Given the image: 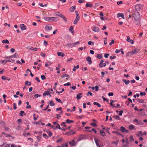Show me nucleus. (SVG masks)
<instances>
[{
	"label": "nucleus",
	"mask_w": 147,
	"mask_h": 147,
	"mask_svg": "<svg viewBox=\"0 0 147 147\" xmlns=\"http://www.w3.org/2000/svg\"><path fill=\"white\" fill-rule=\"evenodd\" d=\"M134 19L136 22H138L136 24L138 25V22L139 21L140 18V16L139 13L138 11L135 12L133 14Z\"/></svg>",
	"instance_id": "nucleus-1"
},
{
	"label": "nucleus",
	"mask_w": 147,
	"mask_h": 147,
	"mask_svg": "<svg viewBox=\"0 0 147 147\" xmlns=\"http://www.w3.org/2000/svg\"><path fill=\"white\" fill-rule=\"evenodd\" d=\"M94 141L97 147H101L103 146L102 143L101 141L99 140L97 138H94Z\"/></svg>",
	"instance_id": "nucleus-2"
},
{
	"label": "nucleus",
	"mask_w": 147,
	"mask_h": 147,
	"mask_svg": "<svg viewBox=\"0 0 147 147\" xmlns=\"http://www.w3.org/2000/svg\"><path fill=\"white\" fill-rule=\"evenodd\" d=\"M53 125H52V128L55 129L58 128L59 129H61V128L60 127V125L56 122H53Z\"/></svg>",
	"instance_id": "nucleus-3"
},
{
	"label": "nucleus",
	"mask_w": 147,
	"mask_h": 147,
	"mask_svg": "<svg viewBox=\"0 0 147 147\" xmlns=\"http://www.w3.org/2000/svg\"><path fill=\"white\" fill-rule=\"evenodd\" d=\"M55 15L63 18L65 21H67V18L61 13L58 12H57L55 13Z\"/></svg>",
	"instance_id": "nucleus-4"
},
{
	"label": "nucleus",
	"mask_w": 147,
	"mask_h": 147,
	"mask_svg": "<svg viewBox=\"0 0 147 147\" xmlns=\"http://www.w3.org/2000/svg\"><path fill=\"white\" fill-rule=\"evenodd\" d=\"M143 5L140 4H138L135 6V8L136 11H140L142 9Z\"/></svg>",
	"instance_id": "nucleus-5"
},
{
	"label": "nucleus",
	"mask_w": 147,
	"mask_h": 147,
	"mask_svg": "<svg viewBox=\"0 0 147 147\" xmlns=\"http://www.w3.org/2000/svg\"><path fill=\"white\" fill-rule=\"evenodd\" d=\"M139 51V50L138 49H135L132 51L128 52L127 54L128 55H130L131 54H134L138 53Z\"/></svg>",
	"instance_id": "nucleus-6"
},
{
	"label": "nucleus",
	"mask_w": 147,
	"mask_h": 147,
	"mask_svg": "<svg viewBox=\"0 0 147 147\" xmlns=\"http://www.w3.org/2000/svg\"><path fill=\"white\" fill-rule=\"evenodd\" d=\"M104 61L103 60H102L100 61L99 66L100 67H105L106 66V64L105 63H104Z\"/></svg>",
	"instance_id": "nucleus-7"
},
{
	"label": "nucleus",
	"mask_w": 147,
	"mask_h": 147,
	"mask_svg": "<svg viewBox=\"0 0 147 147\" xmlns=\"http://www.w3.org/2000/svg\"><path fill=\"white\" fill-rule=\"evenodd\" d=\"M45 29L47 31L51 30L52 29V26L50 24H48L46 26Z\"/></svg>",
	"instance_id": "nucleus-8"
},
{
	"label": "nucleus",
	"mask_w": 147,
	"mask_h": 147,
	"mask_svg": "<svg viewBox=\"0 0 147 147\" xmlns=\"http://www.w3.org/2000/svg\"><path fill=\"white\" fill-rule=\"evenodd\" d=\"M76 143V142H75V141L74 140H72L71 141L69 142V144L71 146H75Z\"/></svg>",
	"instance_id": "nucleus-9"
},
{
	"label": "nucleus",
	"mask_w": 147,
	"mask_h": 147,
	"mask_svg": "<svg viewBox=\"0 0 147 147\" xmlns=\"http://www.w3.org/2000/svg\"><path fill=\"white\" fill-rule=\"evenodd\" d=\"M20 28L22 30H24L26 29V27L24 24H21L20 26Z\"/></svg>",
	"instance_id": "nucleus-10"
},
{
	"label": "nucleus",
	"mask_w": 147,
	"mask_h": 147,
	"mask_svg": "<svg viewBox=\"0 0 147 147\" xmlns=\"http://www.w3.org/2000/svg\"><path fill=\"white\" fill-rule=\"evenodd\" d=\"M80 17H76L75 20L74 22V24H76L78 22V21L80 20Z\"/></svg>",
	"instance_id": "nucleus-11"
},
{
	"label": "nucleus",
	"mask_w": 147,
	"mask_h": 147,
	"mask_svg": "<svg viewBox=\"0 0 147 147\" xmlns=\"http://www.w3.org/2000/svg\"><path fill=\"white\" fill-rule=\"evenodd\" d=\"M57 54L59 56H61L62 57H63L65 56V54L63 53L60 52H57Z\"/></svg>",
	"instance_id": "nucleus-12"
},
{
	"label": "nucleus",
	"mask_w": 147,
	"mask_h": 147,
	"mask_svg": "<svg viewBox=\"0 0 147 147\" xmlns=\"http://www.w3.org/2000/svg\"><path fill=\"white\" fill-rule=\"evenodd\" d=\"M86 60L87 61H88V64H91L92 63V61L90 57H87L86 58Z\"/></svg>",
	"instance_id": "nucleus-13"
},
{
	"label": "nucleus",
	"mask_w": 147,
	"mask_h": 147,
	"mask_svg": "<svg viewBox=\"0 0 147 147\" xmlns=\"http://www.w3.org/2000/svg\"><path fill=\"white\" fill-rule=\"evenodd\" d=\"M99 28L97 27L94 26L93 28V30L94 32H98L99 31Z\"/></svg>",
	"instance_id": "nucleus-14"
},
{
	"label": "nucleus",
	"mask_w": 147,
	"mask_h": 147,
	"mask_svg": "<svg viewBox=\"0 0 147 147\" xmlns=\"http://www.w3.org/2000/svg\"><path fill=\"white\" fill-rule=\"evenodd\" d=\"M117 17H121L123 19H125L124 15L122 13H118L117 15Z\"/></svg>",
	"instance_id": "nucleus-15"
},
{
	"label": "nucleus",
	"mask_w": 147,
	"mask_h": 147,
	"mask_svg": "<svg viewBox=\"0 0 147 147\" xmlns=\"http://www.w3.org/2000/svg\"><path fill=\"white\" fill-rule=\"evenodd\" d=\"M82 93H80L77 95V98L78 99H80L82 97Z\"/></svg>",
	"instance_id": "nucleus-16"
},
{
	"label": "nucleus",
	"mask_w": 147,
	"mask_h": 147,
	"mask_svg": "<svg viewBox=\"0 0 147 147\" xmlns=\"http://www.w3.org/2000/svg\"><path fill=\"white\" fill-rule=\"evenodd\" d=\"M7 63V60H0V63L2 64H5Z\"/></svg>",
	"instance_id": "nucleus-17"
},
{
	"label": "nucleus",
	"mask_w": 147,
	"mask_h": 147,
	"mask_svg": "<svg viewBox=\"0 0 147 147\" xmlns=\"http://www.w3.org/2000/svg\"><path fill=\"white\" fill-rule=\"evenodd\" d=\"M73 26H71L69 28V31H70V32H71L72 33V34H73L74 33V31L73 30Z\"/></svg>",
	"instance_id": "nucleus-18"
},
{
	"label": "nucleus",
	"mask_w": 147,
	"mask_h": 147,
	"mask_svg": "<svg viewBox=\"0 0 147 147\" xmlns=\"http://www.w3.org/2000/svg\"><path fill=\"white\" fill-rule=\"evenodd\" d=\"M143 135V133L141 131H139L137 134V136L139 137L140 136H142Z\"/></svg>",
	"instance_id": "nucleus-19"
},
{
	"label": "nucleus",
	"mask_w": 147,
	"mask_h": 147,
	"mask_svg": "<svg viewBox=\"0 0 147 147\" xmlns=\"http://www.w3.org/2000/svg\"><path fill=\"white\" fill-rule=\"evenodd\" d=\"M67 45L69 48H72L74 47L73 43L68 44Z\"/></svg>",
	"instance_id": "nucleus-20"
},
{
	"label": "nucleus",
	"mask_w": 147,
	"mask_h": 147,
	"mask_svg": "<svg viewBox=\"0 0 147 147\" xmlns=\"http://www.w3.org/2000/svg\"><path fill=\"white\" fill-rule=\"evenodd\" d=\"M79 65H77V66L74 65V68L73 69V71H76V69H78L79 68Z\"/></svg>",
	"instance_id": "nucleus-21"
},
{
	"label": "nucleus",
	"mask_w": 147,
	"mask_h": 147,
	"mask_svg": "<svg viewBox=\"0 0 147 147\" xmlns=\"http://www.w3.org/2000/svg\"><path fill=\"white\" fill-rule=\"evenodd\" d=\"M76 9V6H75L71 7L70 9V11L72 12L74 11Z\"/></svg>",
	"instance_id": "nucleus-22"
},
{
	"label": "nucleus",
	"mask_w": 147,
	"mask_h": 147,
	"mask_svg": "<svg viewBox=\"0 0 147 147\" xmlns=\"http://www.w3.org/2000/svg\"><path fill=\"white\" fill-rule=\"evenodd\" d=\"M123 81L125 84L127 85L129 84V83L130 82L129 80H125V79L123 80Z\"/></svg>",
	"instance_id": "nucleus-23"
},
{
	"label": "nucleus",
	"mask_w": 147,
	"mask_h": 147,
	"mask_svg": "<svg viewBox=\"0 0 147 147\" xmlns=\"http://www.w3.org/2000/svg\"><path fill=\"white\" fill-rule=\"evenodd\" d=\"M50 92L48 91H46L43 94V96H45L46 95H49Z\"/></svg>",
	"instance_id": "nucleus-24"
},
{
	"label": "nucleus",
	"mask_w": 147,
	"mask_h": 147,
	"mask_svg": "<svg viewBox=\"0 0 147 147\" xmlns=\"http://www.w3.org/2000/svg\"><path fill=\"white\" fill-rule=\"evenodd\" d=\"M93 6L92 4L90 3H87V4L86 5V7H91Z\"/></svg>",
	"instance_id": "nucleus-25"
},
{
	"label": "nucleus",
	"mask_w": 147,
	"mask_h": 147,
	"mask_svg": "<svg viewBox=\"0 0 147 147\" xmlns=\"http://www.w3.org/2000/svg\"><path fill=\"white\" fill-rule=\"evenodd\" d=\"M50 105L51 106H54L55 105V104L54 103L53 101L52 100L50 101L49 102Z\"/></svg>",
	"instance_id": "nucleus-26"
},
{
	"label": "nucleus",
	"mask_w": 147,
	"mask_h": 147,
	"mask_svg": "<svg viewBox=\"0 0 147 147\" xmlns=\"http://www.w3.org/2000/svg\"><path fill=\"white\" fill-rule=\"evenodd\" d=\"M2 42L3 43L8 44L9 43V41L7 40H4L2 41Z\"/></svg>",
	"instance_id": "nucleus-27"
},
{
	"label": "nucleus",
	"mask_w": 147,
	"mask_h": 147,
	"mask_svg": "<svg viewBox=\"0 0 147 147\" xmlns=\"http://www.w3.org/2000/svg\"><path fill=\"white\" fill-rule=\"evenodd\" d=\"M66 122L68 123H71L74 122V121L69 119H67L66 121Z\"/></svg>",
	"instance_id": "nucleus-28"
},
{
	"label": "nucleus",
	"mask_w": 147,
	"mask_h": 147,
	"mask_svg": "<svg viewBox=\"0 0 147 147\" xmlns=\"http://www.w3.org/2000/svg\"><path fill=\"white\" fill-rule=\"evenodd\" d=\"M135 128L134 126L133 125H130L129 126V128L130 130H132Z\"/></svg>",
	"instance_id": "nucleus-29"
},
{
	"label": "nucleus",
	"mask_w": 147,
	"mask_h": 147,
	"mask_svg": "<svg viewBox=\"0 0 147 147\" xmlns=\"http://www.w3.org/2000/svg\"><path fill=\"white\" fill-rule=\"evenodd\" d=\"M12 58L14 57L15 58H17L18 57V53H15L13 55H12Z\"/></svg>",
	"instance_id": "nucleus-30"
},
{
	"label": "nucleus",
	"mask_w": 147,
	"mask_h": 147,
	"mask_svg": "<svg viewBox=\"0 0 147 147\" xmlns=\"http://www.w3.org/2000/svg\"><path fill=\"white\" fill-rule=\"evenodd\" d=\"M93 104L94 105H96L97 106H98V107H100L101 106L97 102H94L93 103Z\"/></svg>",
	"instance_id": "nucleus-31"
},
{
	"label": "nucleus",
	"mask_w": 147,
	"mask_h": 147,
	"mask_svg": "<svg viewBox=\"0 0 147 147\" xmlns=\"http://www.w3.org/2000/svg\"><path fill=\"white\" fill-rule=\"evenodd\" d=\"M100 134L103 136H105V133L104 131H102L100 130Z\"/></svg>",
	"instance_id": "nucleus-32"
},
{
	"label": "nucleus",
	"mask_w": 147,
	"mask_h": 147,
	"mask_svg": "<svg viewBox=\"0 0 147 147\" xmlns=\"http://www.w3.org/2000/svg\"><path fill=\"white\" fill-rule=\"evenodd\" d=\"M44 19L46 21H49L50 20V17H44Z\"/></svg>",
	"instance_id": "nucleus-33"
},
{
	"label": "nucleus",
	"mask_w": 147,
	"mask_h": 147,
	"mask_svg": "<svg viewBox=\"0 0 147 147\" xmlns=\"http://www.w3.org/2000/svg\"><path fill=\"white\" fill-rule=\"evenodd\" d=\"M25 84L26 85L30 86L31 85V83L30 82L26 81L25 82Z\"/></svg>",
	"instance_id": "nucleus-34"
},
{
	"label": "nucleus",
	"mask_w": 147,
	"mask_h": 147,
	"mask_svg": "<svg viewBox=\"0 0 147 147\" xmlns=\"http://www.w3.org/2000/svg\"><path fill=\"white\" fill-rule=\"evenodd\" d=\"M125 128L121 126V130L123 132H124L125 131Z\"/></svg>",
	"instance_id": "nucleus-35"
},
{
	"label": "nucleus",
	"mask_w": 147,
	"mask_h": 147,
	"mask_svg": "<svg viewBox=\"0 0 147 147\" xmlns=\"http://www.w3.org/2000/svg\"><path fill=\"white\" fill-rule=\"evenodd\" d=\"M52 64V63L50 62H49L45 64V66L46 67H47L49 65H51Z\"/></svg>",
	"instance_id": "nucleus-36"
},
{
	"label": "nucleus",
	"mask_w": 147,
	"mask_h": 147,
	"mask_svg": "<svg viewBox=\"0 0 147 147\" xmlns=\"http://www.w3.org/2000/svg\"><path fill=\"white\" fill-rule=\"evenodd\" d=\"M42 136L45 139H47L49 138V136H48L46 134H43Z\"/></svg>",
	"instance_id": "nucleus-37"
},
{
	"label": "nucleus",
	"mask_w": 147,
	"mask_h": 147,
	"mask_svg": "<svg viewBox=\"0 0 147 147\" xmlns=\"http://www.w3.org/2000/svg\"><path fill=\"white\" fill-rule=\"evenodd\" d=\"M88 44L89 45H94V42H92L91 41H89L88 42Z\"/></svg>",
	"instance_id": "nucleus-38"
},
{
	"label": "nucleus",
	"mask_w": 147,
	"mask_h": 147,
	"mask_svg": "<svg viewBox=\"0 0 147 147\" xmlns=\"http://www.w3.org/2000/svg\"><path fill=\"white\" fill-rule=\"evenodd\" d=\"M113 117L115 119H117L119 120L120 119V117L119 116H118V115H115V116H114Z\"/></svg>",
	"instance_id": "nucleus-39"
},
{
	"label": "nucleus",
	"mask_w": 147,
	"mask_h": 147,
	"mask_svg": "<svg viewBox=\"0 0 147 147\" xmlns=\"http://www.w3.org/2000/svg\"><path fill=\"white\" fill-rule=\"evenodd\" d=\"M86 95L87 96H89V95L91 96H92L93 95V94L92 93H91L89 91L86 94Z\"/></svg>",
	"instance_id": "nucleus-40"
},
{
	"label": "nucleus",
	"mask_w": 147,
	"mask_h": 147,
	"mask_svg": "<svg viewBox=\"0 0 147 147\" xmlns=\"http://www.w3.org/2000/svg\"><path fill=\"white\" fill-rule=\"evenodd\" d=\"M130 141L131 142L133 141L134 140V139L133 136H131L129 138Z\"/></svg>",
	"instance_id": "nucleus-41"
},
{
	"label": "nucleus",
	"mask_w": 147,
	"mask_h": 147,
	"mask_svg": "<svg viewBox=\"0 0 147 147\" xmlns=\"http://www.w3.org/2000/svg\"><path fill=\"white\" fill-rule=\"evenodd\" d=\"M48 136H49V137H50L52 135V132L50 131H48Z\"/></svg>",
	"instance_id": "nucleus-42"
},
{
	"label": "nucleus",
	"mask_w": 147,
	"mask_h": 147,
	"mask_svg": "<svg viewBox=\"0 0 147 147\" xmlns=\"http://www.w3.org/2000/svg\"><path fill=\"white\" fill-rule=\"evenodd\" d=\"M38 141V142H40V139H41V136H38L36 137Z\"/></svg>",
	"instance_id": "nucleus-43"
},
{
	"label": "nucleus",
	"mask_w": 147,
	"mask_h": 147,
	"mask_svg": "<svg viewBox=\"0 0 147 147\" xmlns=\"http://www.w3.org/2000/svg\"><path fill=\"white\" fill-rule=\"evenodd\" d=\"M12 58V55L10 56H6L4 57V58L6 59H8L9 58Z\"/></svg>",
	"instance_id": "nucleus-44"
},
{
	"label": "nucleus",
	"mask_w": 147,
	"mask_h": 147,
	"mask_svg": "<svg viewBox=\"0 0 147 147\" xmlns=\"http://www.w3.org/2000/svg\"><path fill=\"white\" fill-rule=\"evenodd\" d=\"M27 49L31 50H33V47H27Z\"/></svg>",
	"instance_id": "nucleus-45"
},
{
	"label": "nucleus",
	"mask_w": 147,
	"mask_h": 147,
	"mask_svg": "<svg viewBox=\"0 0 147 147\" xmlns=\"http://www.w3.org/2000/svg\"><path fill=\"white\" fill-rule=\"evenodd\" d=\"M131 40L130 39V38L129 36H128L127 37V39L126 40L127 42H129L130 41V40Z\"/></svg>",
	"instance_id": "nucleus-46"
},
{
	"label": "nucleus",
	"mask_w": 147,
	"mask_h": 147,
	"mask_svg": "<svg viewBox=\"0 0 147 147\" xmlns=\"http://www.w3.org/2000/svg\"><path fill=\"white\" fill-rule=\"evenodd\" d=\"M90 125L94 127H96L97 126V125L94 123H91Z\"/></svg>",
	"instance_id": "nucleus-47"
},
{
	"label": "nucleus",
	"mask_w": 147,
	"mask_h": 147,
	"mask_svg": "<svg viewBox=\"0 0 147 147\" xmlns=\"http://www.w3.org/2000/svg\"><path fill=\"white\" fill-rule=\"evenodd\" d=\"M73 43V44H74V47H75L76 45H77L79 44L80 42L79 41H78Z\"/></svg>",
	"instance_id": "nucleus-48"
},
{
	"label": "nucleus",
	"mask_w": 147,
	"mask_h": 147,
	"mask_svg": "<svg viewBox=\"0 0 147 147\" xmlns=\"http://www.w3.org/2000/svg\"><path fill=\"white\" fill-rule=\"evenodd\" d=\"M14 61H15V60H13V59L7 60V62H11L12 63H13L14 62Z\"/></svg>",
	"instance_id": "nucleus-49"
},
{
	"label": "nucleus",
	"mask_w": 147,
	"mask_h": 147,
	"mask_svg": "<svg viewBox=\"0 0 147 147\" xmlns=\"http://www.w3.org/2000/svg\"><path fill=\"white\" fill-rule=\"evenodd\" d=\"M55 99L58 102H59L60 103H62V102L61 101L60 99H59L57 98H55Z\"/></svg>",
	"instance_id": "nucleus-50"
},
{
	"label": "nucleus",
	"mask_w": 147,
	"mask_h": 147,
	"mask_svg": "<svg viewBox=\"0 0 147 147\" xmlns=\"http://www.w3.org/2000/svg\"><path fill=\"white\" fill-rule=\"evenodd\" d=\"M97 57L98 59H101L102 57L101 55L98 54L97 55Z\"/></svg>",
	"instance_id": "nucleus-51"
},
{
	"label": "nucleus",
	"mask_w": 147,
	"mask_h": 147,
	"mask_svg": "<svg viewBox=\"0 0 147 147\" xmlns=\"http://www.w3.org/2000/svg\"><path fill=\"white\" fill-rule=\"evenodd\" d=\"M41 78L42 80H45L46 79V77L44 75H42L41 76Z\"/></svg>",
	"instance_id": "nucleus-52"
},
{
	"label": "nucleus",
	"mask_w": 147,
	"mask_h": 147,
	"mask_svg": "<svg viewBox=\"0 0 147 147\" xmlns=\"http://www.w3.org/2000/svg\"><path fill=\"white\" fill-rule=\"evenodd\" d=\"M99 87L97 86H96L95 87V90L96 91H98Z\"/></svg>",
	"instance_id": "nucleus-53"
},
{
	"label": "nucleus",
	"mask_w": 147,
	"mask_h": 147,
	"mask_svg": "<svg viewBox=\"0 0 147 147\" xmlns=\"http://www.w3.org/2000/svg\"><path fill=\"white\" fill-rule=\"evenodd\" d=\"M134 122H136V123H137V125H138L139 124V122H138V120L136 119H135L134 120Z\"/></svg>",
	"instance_id": "nucleus-54"
},
{
	"label": "nucleus",
	"mask_w": 147,
	"mask_h": 147,
	"mask_svg": "<svg viewBox=\"0 0 147 147\" xmlns=\"http://www.w3.org/2000/svg\"><path fill=\"white\" fill-rule=\"evenodd\" d=\"M104 44L105 45H106L107 44V38H104Z\"/></svg>",
	"instance_id": "nucleus-55"
},
{
	"label": "nucleus",
	"mask_w": 147,
	"mask_h": 147,
	"mask_svg": "<svg viewBox=\"0 0 147 147\" xmlns=\"http://www.w3.org/2000/svg\"><path fill=\"white\" fill-rule=\"evenodd\" d=\"M13 109H16L17 108L16 104L15 103H13Z\"/></svg>",
	"instance_id": "nucleus-56"
},
{
	"label": "nucleus",
	"mask_w": 147,
	"mask_h": 147,
	"mask_svg": "<svg viewBox=\"0 0 147 147\" xmlns=\"http://www.w3.org/2000/svg\"><path fill=\"white\" fill-rule=\"evenodd\" d=\"M140 94L141 96H142L143 95H145L146 94V93L145 92H141Z\"/></svg>",
	"instance_id": "nucleus-57"
},
{
	"label": "nucleus",
	"mask_w": 147,
	"mask_h": 147,
	"mask_svg": "<svg viewBox=\"0 0 147 147\" xmlns=\"http://www.w3.org/2000/svg\"><path fill=\"white\" fill-rule=\"evenodd\" d=\"M116 57L115 56H111L110 57V58L111 59H114L116 58Z\"/></svg>",
	"instance_id": "nucleus-58"
},
{
	"label": "nucleus",
	"mask_w": 147,
	"mask_h": 147,
	"mask_svg": "<svg viewBox=\"0 0 147 147\" xmlns=\"http://www.w3.org/2000/svg\"><path fill=\"white\" fill-rule=\"evenodd\" d=\"M35 116H36V114H33V116H34L33 119H34V120L35 121H36L37 119V117H35Z\"/></svg>",
	"instance_id": "nucleus-59"
},
{
	"label": "nucleus",
	"mask_w": 147,
	"mask_h": 147,
	"mask_svg": "<svg viewBox=\"0 0 147 147\" xmlns=\"http://www.w3.org/2000/svg\"><path fill=\"white\" fill-rule=\"evenodd\" d=\"M109 54L105 53L104 54V56L105 57L107 58L109 56Z\"/></svg>",
	"instance_id": "nucleus-60"
},
{
	"label": "nucleus",
	"mask_w": 147,
	"mask_h": 147,
	"mask_svg": "<svg viewBox=\"0 0 147 147\" xmlns=\"http://www.w3.org/2000/svg\"><path fill=\"white\" fill-rule=\"evenodd\" d=\"M63 77H67L68 78H69V75H68V74H64L63 75Z\"/></svg>",
	"instance_id": "nucleus-61"
},
{
	"label": "nucleus",
	"mask_w": 147,
	"mask_h": 147,
	"mask_svg": "<svg viewBox=\"0 0 147 147\" xmlns=\"http://www.w3.org/2000/svg\"><path fill=\"white\" fill-rule=\"evenodd\" d=\"M71 85L70 83L69 82H67L66 84H64V86H69Z\"/></svg>",
	"instance_id": "nucleus-62"
},
{
	"label": "nucleus",
	"mask_w": 147,
	"mask_h": 147,
	"mask_svg": "<svg viewBox=\"0 0 147 147\" xmlns=\"http://www.w3.org/2000/svg\"><path fill=\"white\" fill-rule=\"evenodd\" d=\"M113 95V92H109L108 93V95L109 96H112Z\"/></svg>",
	"instance_id": "nucleus-63"
},
{
	"label": "nucleus",
	"mask_w": 147,
	"mask_h": 147,
	"mask_svg": "<svg viewBox=\"0 0 147 147\" xmlns=\"http://www.w3.org/2000/svg\"><path fill=\"white\" fill-rule=\"evenodd\" d=\"M39 49L37 48H33V51H36L39 50Z\"/></svg>",
	"instance_id": "nucleus-64"
}]
</instances>
